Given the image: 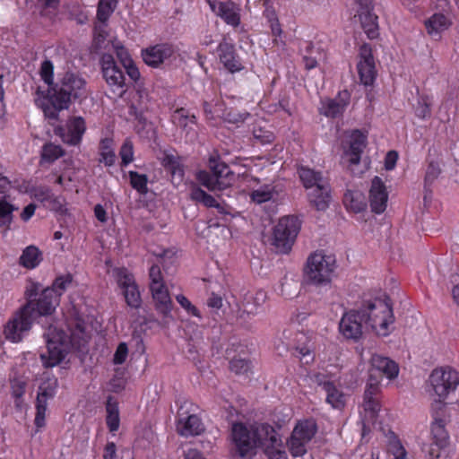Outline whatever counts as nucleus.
<instances>
[{"instance_id":"nucleus-1","label":"nucleus","mask_w":459,"mask_h":459,"mask_svg":"<svg viewBox=\"0 0 459 459\" xmlns=\"http://www.w3.org/2000/svg\"><path fill=\"white\" fill-rule=\"evenodd\" d=\"M231 440L235 455L240 459H251L258 447L264 450L268 459H288L280 435L267 423L251 426L240 422L233 423Z\"/></svg>"},{"instance_id":"nucleus-2","label":"nucleus","mask_w":459,"mask_h":459,"mask_svg":"<svg viewBox=\"0 0 459 459\" xmlns=\"http://www.w3.org/2000/svg\"><path fill=\"white\" fill-rule=\"evenodd\" d=\"M86 81L74 73H66L60 86L48 88L47 91L39 90L36 105L42 109L46 117L57 119L58 113L69 107L71 98H82L87 94Z\"/></svg>"},{"instance_id":"nucleus-3","label":"nucleus","mask_w":459,"mask_h":459,"mask_svg":"<svg viewBox=\"0 0 459 459\" xmlns=\"http://www.w3.org/2000/svg\"><path fill=\"white\" fill-rule=\"evenodd\" d=\"M359 310L366 329L383 337L392 333L394 316L387 301L381 299L366 300L359 306Z\"/></svg>"},{"instance_id":"nucleus-4","label":"nucleus","mask_w":459,"mask_h":459,"mask_svg":"<svg viewBox=\"0 0 459 459\" xmlns=\"http://www.w3.org/2000/svg\"><path fill=\"white\" fill-rule=\"evenodd\" d=\"M77 331L80 334L83 335V330L80 325H78ZM44 337L47 342V350L40 353V359L46 368L58 365L72 347L80 344L76 333H72L71 336H68L53 325L48 327V331L44 333ZM78 339H82V336H78Z\"/></svg>"},{"instance_id":"nucleus-5","label":"nucleus","mask_w":459,"mask_h":459,"mask_svg":"<svg viewBox=\"0 0 459 459\" xmlns=\"http://www.w3.org/2000/svg\"><path fill=\"white\" fill-rule=\"evenodd\" d=\"M336 268V258L333 254L316 250L307 256L303 273L309 284L322 287L332 282Z\"/></svg>"},{"instance_id":"nucleus-6","label":"nucleus","mask_w":459,"mask_h":459,"mask_svg":"<svg viewBox=\"0 0 459 459\" xmlns=\"http://www.w3.org/2000/svg\"><path fill=\"white\" fill-rule=\"evenodd\" d=\"M429 393L436 396L431 410L445 409V400L459 385V373L451 368H439L432 371L429 378Z\"/></svg>"},{"instance_id":"nucleus-7","label":"nucleus","mask_w":459,"mask_h":459,"mask_svg":"<svg viewBox=\"0 0 459 459\" xmlns=\"http://www.w3.org/2000/svg\"><path fill=\"white\" fill-rule=\"evenodd\" d=\"M299 175L304 187L308 191L309 201L317 210H325L331 197L328 182L321 176V173L307 167H301L299 169Z\"/></svg>"},{"instance_id":"nucleus-8","label":"nucleus","mask_w":459,"mask_h":459,"mask_svg":"<svg viewBox=\"0 0 459 459\" xmlns=\"http://www.w3.org/2000/svg\"><path fill=\"white\" fill-rule=\"evenodd\" d=\"M208 165L211 173L200 170L196 174V179L202 186L210 191H221L233 184L235 175L226 163L219 159L211 158Z\"/></svg>"},{"instance_id":"nucleus-9","label":"nucleus","mask_w":459,"mask_h":459,"mask_svg":"<svg viewBox=\"0 0 459 459\" xmlns=\"http://www.w3.org/2000/svg\"><path fill=\"white\" fill-rule=\"evenodd\" d=\"M317 432V425L313 419L299 420L286 441L289 452L293 457H301L307 452L308 445Z\"/></svg>"},{"instance_id":"nucleus-10","label":"nucleus","mask_w":459,"mask_h":459,"mask_svg":"<svg viewBox=\"0 0 459 459\" xmlns=\"http://www.w3.org/2000/svg\"><path fill=\"white\" fill-rule=\"evenodd\" d=\"M300 230V221L296 216L281 218L273 228L272 244L281 253H288L293 246Z\"/></svg>"},{"instance_id":"nucleus-11","label":"nucleus","mask_w":459,"mask_h":459,"mask_svg":"<svg viewBox=\"0 0 459 459\" xmlns=\"http://www.w3.org/2000/svg\"><path fill=\"white\" fill-rule=\"evenodd\" d=\"M367 134L358 129L344 133L342 140V159L352 172V167L360 161L361 154L367 144Z\"/></svg>"},{"instance_id":"nucleus-12","label":"nucleus","mask_w":459,"mask_h":459,"mask_svg":"<svg viewBox=\"0 0 459 459\" xmlns=\"http://www.w3.org/2000/svg\"><path fill=\"white\" fill-rule=\"evenodd\" d=\"M149 278L150 290L154 301L155 309L162 316H167L172 310V300L158 265H152L150 268Z\"/></svg>"},{"instance_id":"nucleus-13","label":"nucleus","mask_w":459,"mask_h":459,"mask_svg":"<svg viewBox=\"0 0 459 459\" xmlns=\"http://www.w3.org/2000/svg\"><path fill=\"white\" fill-rule=\"evenodd\" d=\"M102 76L109 89L118 97L126 91V77L110 54H104L100 58Z\"/></svg>"},{"instance_id":"nucleus-14","label":"nucleus","mask_w":459,"mask_h":459,"mask_svg":"<svg viewBox=\"0 0 459 459\" xmlns=\"http://www.w3.org/2000/svg\"><path fill=\"white\" fill-rule=\"evenodd\" d=\"M33 304H26L14 316L8 321L4 327V336L12 342L22 341L24 333L30 328L33 318L30 315Z\"/></svg>"},{"instance_id":"nucleus-15","label":"nucleus","mask_w":459,"mask_h":459,"mask_svg":"<svg viewBox=\"0 0 459 459\" xmlns=\"http://www.w3.org/2000/svg\"><path fill=\"white\" fill-rule=\"evenodd\" d=\"M86 131V123L83 117L74 116L67 119L64 126H57L55 133L65 143L78 145Z\"/></svg>"},{"instance_id":"nucleus-16","label":"nucleus","mask_w":459,"mask_h":459,"mask_svg":"<svg viewBox=\"0 0 459 459\" xmlns=\"http://www.w3.org/2000/svg\"><path fill=\"white\" fill-rule=\"evenodd\" d=\"M364 327L359 307L346 311L339 323V332L347 340H359Z\"/></svg>"},{"instance_id":"nucleus-17","label":"nucleus","mask_w":459,"mask_h":459,"mask_svg":"<svg viewBox=\"0 0 459 459\" xmlns=\"http://www.w3.org/2000/svg\"><path fill=\"white\" fill-rule=\"evenodd\" d=\"M116 277L126 304L131 307L138 308L142 304V299L133 274L125 268H118L116 270Z\"/></svg>"},{"instance_id":"nucleus-18","label":"nucleus","mask_w":459,"mask_h":459,"mask_svg":"<svg viewBox=\"0 0 459 459\" xmlns=\"http://www.w3.org/2000/svg\"><path fill=\"white\" fill-rule=\"evenodd\" d=\"M211 10L226 24L234 28L241 22V8L231 0H206Z\"/></svg>"},{"instance_id":"nucleus-19","label":"nucleus","mask_w":459,"mask_h":459,"mask_svg":"<svg viewBox=\"0 0 459 459\" xmlns=\"http://www.w3.org/2000/svg\"><path fill=\"white\" fill-rule=\"evenodd\" d=\"M379 392V381L373 379L371 374L369 381L366 385L363 400V409L365 412L364 421H367L368 424L374 422L380 411L381 405L378 399Z\"/></svg>"},{"instance_id":"nucleus-20","label":"nucleus","mask_w":459,"mask_h":459,"mask_svg":"<svg viewBox=\"0 0 459 459\" xmlns=\"http://www.w3.org/2000/svg\"><path fill=\"white\" fill-rule=\"evenodd\" d=\"M358 5L357 15L361 27L367 36L371 39H377L379 35L377 16L373 13L371 0H356Z\"/></svg>"},{"instance_id":"nucleus-21","label":"nucleus","mask_w":459,"mask_h":459,"mask_svg":"<svg viewBox=\"0 0 459 459\" xmlns=\"http://www.w3.org/2000/svg\"><path fill=\"white\" fill-rule=\"evenodd\" d=\"M357 70L361 83L371 85L376 79L375 60L372 55V48L369 45L364 44L359 48Z\"/></svg>"},{"instance_id":"nucleus-22","label":"nucleus","mask_w":459,"mask_h":459,"mask_svg":"<svg viewBox=\"0 0 459 459\" xmlns=\"http://www.w3.org/2000/svg\"><path fill=\"white\" fill-rule=\"evenodd\" d=\"M217 56L220 63L231 74L239 72L244 68L239 56L236 53L235 46L227 40H222L219 44Z\"/></svg>"},{"instance_id":"nucleus-23","label":"nucleus","mask_w":459,"mask_h":459,"mask_svg":"<svg viewBox=\"0 0 459 459\" xmlns=\"http://www.w3.org/2000/svg\"><path fill=\"white\" fill-rule=\"evenodd\" d=\"M388 202V192L383 180L375 177L371 181L369 189V204L372 212L382 213L385 211Z\"/></svg>"},{"instance_id":"nucleus-24","label":"nucleus","mask_w":459,"mask_h":459,"mask_svg":"<svg viewBox=\"0 0 459 459\" xmlns=\"http://www.w3.org/2000/svg\"><path fill=\"white\" fill-rule=\"evenodd\" d=\"M174 53V48L169 44H158L143 50L142 56L144 62L153 67H157Z\"/></svg>"},{"instance_id":"nucleus-25","label":"nucleus","mask_w":459,"mask_h":459,"mask_svg":"<svg viewBox=\"0 0 459 459\" xmlns=\"http://www.w3.org/2000/svg\"><path fill=\"white\" fill-rule=\"evenodd\" d=\"M349 101L350 94L348 91H342L334 99H326L322 100L320 112L328 117H339L344 112Z\"/></svg>"},{"instance_id":"nucleus-26","label":"nucleus","mask_w":459,"mask_h":459,"mask_svg":"<svg viewBox=\"0 0 459 459\" xmlns=\"http://www.w3.org/2000/svg\"><path fill=\"white\" fill-rule=\"evenodd\" d=\"M204 112L207 118L209 119L221 117L223 120L232 124L244 122L248 117L247 113H239L232 109L226 111L222 108V105L219 102L215 104L214 109L212 108V105L210 103L204 102Z\"/></svg>"},{"instance_id":"nucleus-27","label":"nucleus","mask_w":459,"mask_h":459,"mask_svg":"<svg viewBox=\"0 0 459 459\" xmlns=\"http://www.w3.org/2000/svg\"><path fill=\"white\" fill-rule=\"evenodd\" d=\"M445 409H437L432 411L433 422L431 424V435L435 446L440 449L446 446L448 442V434L445 429L446 420L443 418Z\"/></svg>"},{"instance_id":"nucleus-28","label":"nucleus","mask_w":459,"mask_h":459,"mask_svg":"<svg viewBox=\"0 0 459 459\" xmlns=\"http://www.w3.org/2000/svg\"><path fill=\"white\" fill-rule=\"evenodd\" d=\"M27 304H33L30 315L33 319L40 316H48L55 311L59 305V299L56 296L45 297L44 290L41 292L37 301L30 299Z\"/></svg>"},{"instance_id":"nucleus-29","label":"nucleus","mask_w":459,"mask_h":459,"mask_svg":"<svg viewBox=\"0 0 459 459\" xmlns=\"http://www.w3.org/2000/svg\"><path fill=\"white\" fill-rule=\"evenodd\" d=\"M372 370L378 371L388 379L393 380L398 377L399 366L387 357L374 354L371 358Z\"/></svg>"},{"instance_id":"nucleus-30","label":"nucleus","mask_w":459,"mask_h":459,"mask_svg":"<svg viewBox=\"0 0 459 459\" xmlns=\"http://www.w3.org/2000/svg\"><path fill=\"white\" fill-rule=\"evenodd\" d=\"M177 430L183 437L197 436L204 431V425L196 415L181 418L177 424Z\"/></svg>"},{"instance_id":"nucleus-31","label":"nucleus","mask_w":459,"mask_h":459,"mask_svg":"<svg viewBox=\"0 0 459 459\" xmlns=\"http://www.w3.org/2000/svg\"><path fill=\"white\" fill-rule=\"evenodd\" d=\"M56 388V377L48 372H44L40 377L37 400L48 403V400L52 399L55 396Z\"/></svg>"},{"instance_id":"nucleus-32","label":"nucleus","mask_w":459,"mask_h":459,"mask_svg":"<svg viewBox=\"0 0 459 459\" xmlns=\"http://www.w3.org/2000/svg\"><path fill=\"white\" fill-rule=\"evenodd\" d=\"M450 25L451 21L442 13H434L425 22L427 32L435 39L438 38Z\"/></svg>"},{"instance_id":"nucleus-33","label":"nucleus","mask_w":459,"mask_h":459,"mask_svg":"<svg viewBox=\"0 0 459 459\" xmlns=\"http://www.w3.org/2000/svg\"><path fill=\"white\" fill-rule=\"evenodd\" d=\"M325 391L326 393L325 401L332 408L342 410L347 402V394H345L335 383H325Z\"/></svg>"},{"instance_id":"nucleus-34","label":"nucleus","mask_w":459,"mask_h":459,"mask_svg":"<svg viewBox=\"0 0 459 459\" xmlns=\"http://www.w3.org/2000/svg\"><path fill=\"white\" fill-rule=\"evenodd\" d=\"M43 259L42 252L34 245L25 247L19 258V264L26 269H34Z\"/></svg>"},{"instance_id":"nucleus-35","label":"nucleus","mask_w":459,"mask_h":459,"mask_svg":"<svg viewBox=\"0 0 459 459\" xmlns=\"http://www.w3.org/2000/svg\"><path fill=\"white\" fill-rule=\"evenodd\" d=\"M343 204L348 211L354 213L361 212L367 207L365 196L359 191H347L343 197Z\"/></svg>"},{"instance_id":"nucleus-36","label":"nucleus","mask_w":459,"mask_h":459,"mask_svg":"<svg viewBox=\"0 0 459 459\" xmlns=\"http://www.w3.org/2000/svg\"><path fill=\"white\" fill-rule=\"evenodd\" d=\"M297 342H301L296 346L297 357L300 359L301 363L308 365L314 361L315 356L312 345L307 342V336L303 333L297 334Z\"/></svg>"},{"instance_id":"nucleus-37","label":"nucleus","mask_w":459,"mask_h":459,"mask_svg":"<svg viewBox=\"0 0 459 459\" xmlns=\"http://www.w3.org/2000/svg\"><path fill=\"white\" fill-rule=\"evenodd\" d=\"M191 199L203 204L206 207H214L220 212H226L225 207L221 204L212 195L207 194L200 187L195 186L191 191Z\"/></svg>"},{"instance_id":"nucleus-38","label":"nucleus","mask_w":459,"mask_h":459,"mask_svg":"<svg viewBox=\"0 0 459 459\" xmlns=\"http://www.w3.org/2000/svg\"><path fill=\"white\" fill-rule=\"evenodd\" d=\"M277 195L278 191L275 186L272 184L260 186L250 194L251 200L256 204H263L273 200Z\"/></svg>"},{"instance_id":"nucleus-39","label":"nucleus","mask_w":459,"mask_h":459,"mask_svg":"<svg viewBox=\"0 0 459 459\" xmlns=\"http://www.w3.org/2000/svg\"><path fill=\"white\" fill-rule=\"evenodd\" d=\"M100 162L106 166H112L116 161V154L114 152V141L112 138H104L100 143Z\"/></svg>"},{"instance_id":"nucleus-40","label":"nucleus","mask_w":459,"mask_h":459,"mask_svg":"<svg viewBox=\"0 0 459 459\" xmlns=\"http://www.w3.org/2000/svg\"><path fill=\"white\" fill-rule=\"evenodd\" d=\"M72 283V276L67 275H62L57 277L51 287H48L44 290V296L45 297H50L56 296L57 299L60 298V296L66 290V289L71 285Z\"/></svg>"},{"instance_id":"nucleus-41","label":"nucleus","mask_w":459,"mask_h":459,"mask_svg":"<svg viewBox=\"0 0 459 459\" xmlns=\"http://www.w3.org/2000/svg\"><path fill=\"white\" fill-rule=\"evenodd\" d=\"M171 120L174 125L184 129L186 127L192 129V126L196 123L195 117L184 108L176 109L171 116Z\"/></svg>"},{"instance_id":"nucleus-42","label":"nucleus","mask_w":459,"mask_h":459,"mask_svg":"<svg viewBox=\"0 0 459 459\" xmlns=\"http://www.w3.org/2000/svg\"><path fill=\"white\" fill-rule=\"evenodd\" d=\"M106 410H107V418H106L107 426L110 432H115L119 429V424H120L117 403L116 402H112L111 399H108V401L107 403Z\"/></svg>"},{"instance_id":"nucleus-43","label":"nucleus","mask_w":459,"mask_h":459,"mask_svg":"<svg viewBox=\"0 0 459 459\" xmlns=\"http://www.w3.org/2000/svg\"><path fill=\"white\" fill-rule=\"evenodd\" d=\"M8 199L9 198L0 199V225L6 226L7 228L12 223L13 212L17 210V208L8 201Z\"/></svg>"},{"instance_id":"nucleus-44","label":"nucleus","mask_w":459,"mask_h":459,"mask_svg":"<svg viewBox=\"0 0 459 459\" xmlns=\"http://www.w3.org/2000/svg\"><path fill=\"white\" fill-rule=\"evenodd\" d=\"M387 452L393 455L394 459H405L406 457L405 448L394 433L388 438Z\"/></svg>"},{"instance_id":"nucleus-45","label":"nucleus","mask_w":459,"mask_h":459,"mask_svg":"<svg viewBox=\"0 0 459 459\" xmlns=\"http://www.w3.org/2000/svg\"><path fill=\"white\" fill-rule=\"evenodd\" d=\"M303 56V63L307 70L314 69L317 65L316 56H314V45L311 42H305L304 47L300 48Z\"/></svg>"},{"instance_id":"nucleus-46","label":"nucleus","mask_w":459,"mask_h":459,"mask_svg":"<svg viewBox=\"0 0 459 459\" xmlns=\"http://www.w3.org/2000/svg\"><path fill=\"white\" fill-rule=\"evenodd\" d=\"M164 167L170 171L172 179L175 180L177 178L181 180L184 175V170L178 159L174 156L167 155L163 159Z\"/></svg>"},{"instance_id":"nucleus-47","label":"nucleus","mask_w":459,"mask_h":459,"mask_svg":"<svg viewBox=\"0 0 459 459\" xmlns=\"http://www.w3.org/2000/svg\"><path fill=\"white\" fill-rule=\"evenodd\" d=\"M64 151L59 145L54 143H47L44 145L41 153V160L47 162H53L59 157L63 156Z\"/></svg>"},{"instance_id":"nucleus-48","label":"nucleus","mask_w":459,"mask_h":459,"mask_svg":"<svg viewBox=\"0 0 459 459\" xmlns=\"http://www.w3.org/2000/svg\"><path fill=\"white\" fill-rule=\"evenodd\" d=\"M117 0H100L98 6L97 17L106 22L116 8Z\"/></svg>"},{"instance_id":"nucleus-49","label":"nucleus","mask_w":459,"mask_h":459,"mask_svg":"<svg viewBox=\"0 0 459 459\" xmlns=\"http://www.w3.org/2000/svg\"><path fill=\"white\" fill-rule=\"evenodd\" d=\"M440 165L441 162L437 160H431L429 161L425 175L426 186L431 185L438 178L441 173Z\"/></svg>"},{"instance_id":"nucleus-50","label":"nucleus","mask_w":459,"mask_h":459,"mask_svg":"<svg viewBox=\"0 0 459 459\" xmlns=\"http://www.w3.org/2000/svg\"><path fill=\"white\" fill-rule=\"evenodd\" d=\"M415 115L421 118H429L431 116V101L429 97H420L415 108Z\"/></svg>"},{"instance_id":"nucleus-51","label":"nucleus","mask_w":459,"mask_h":459,"mask_svg":"<svg viewBox=\"0 0 459 459\" xmlns=\"http://www.w3.org/2000/svg\"><path fill=\"white\" fill-rule=\"evenodd\" d=\"M119 156L122 166H127L134 160V146L130 139H126L123 143L119 151Z\"/></svg>"},{"instance_id":"nucleus-52","label":"nucleus","mask_w":459,"mask_h":459,"mask_svg":"<svg viewBox=\"0 0 459 459\" xmlns=\"http://www.w3.org/2000/svg\"><path fill=\"white\" fill-rule=\"evenodd\" d=\"M176 300L186 310V312L199 320L203 319L201 311L184 295L178 294L176 296Z\"/></svg>"},{"instance_id":"nucleus-53","label":"nucleus","mask_w":459,"mask_h":459,"mask_svg":"<svg viewBox=\"0 0 459 459\" xmlns=\"http://www.w3.org/2000/svg\"><path fill=\"white\" fill-rule=\"evenodd\" d=\"M130 183L132 186L141 194L147 192V177L134 171L129 172Z\"/></svg>"},{"instance_id":"nucleus-54","label":"nucleus","mask_w":459,"mask_h":459,"mask_svg":"<svg viewBox=\"0 0 459 459\" xmlns=\"http://www.w3.org/2000/svg\"><path fill=\"white\" fill-rule=\"evenodd\" d=\"M112 48L122 65H129V63L133 61L128 50L121 44V42L117 40L113 41Z\"/></svg>"},{"instance_id":"nucleus-55","label":"nucleus","mask_w":459,"mask_h":459,"mask_svg":"<svg viewBox=\"0 0 459 459\" xmlns=\"http://www.w3.org/2000/svg\"><path fill=\"white\" fill-rule=\"evenodd\" d=\"M47 407L48 403H45L40 400H36V415L34 421L38 429H40L45 426Z\"/></svg>"},{"instance_id":"nucleus-56","label":"nucleus","mask_w":459,"mask_h":459,"mask_svg":"<svg viewBox=\"0 0 459 459\" xmlns=\"http://www.w3.org/2000/svg\"><path fill=\"white\" fill-rule=\"evenodd\" d=\"M266 299V292L264 290H258L253 297L254 307H249L250 304H247L245 307V310L248 314H255L257 312L258 307H262L265 303Z\"/></svg>"},{"instance_id":"nucleus-57","label":"nucleus","mask_w":459,"mask_h":459,"mask_svg":"<svg viewBox=\"0 0 459 459\" xmlns=\"http://www.w3.org/2000/svg\"><path fill=\"white\" fill-rule=\"evenodd\" d=\"M54 66L51 61L45 60L41 64L40 77L50 87L53 83Z\"/></svg>"},{"instance_id":"nucleus-58","label":"nucleus","mask_w":459,"mask_h":459,"mask_svg":"<svg viewBox=\"0 0 459 459\" xmlns=\"http://www.w3.org/2000/svg\"><path fill=\"white\" fill-rule=\"evenodd\" d=\"M230 370L236 374H246L250 369L249 362L243 359H234L230 363Z\"/></svg>"},{"instance_id":"nucleus-59","label":"nucleus","mask_w":459,"mask_h":459,"mask_svg":"<svg viewBox=\"0 0 459 459\" xmlns=\"http://www.w3.org/2000/svg\"><path fill=\"white\" fill-rule=\"evenodd\" d=\"M128 355V348L126 342L118 344L114 354L113 362L115 364H122L126 361Z\"/></svg>"},{"instance_id":"nucleus-60","label":"nucleus","mask_w":459,"mask_h":459,"mask_svg":"<svg viewBox=\"0 0 459 459\" xmlns=\"http://www.w3.org/2000/svg\"><path fill=\"white\" fill-rule=\"evenodd\" d=\"M270 28H271L272 35L273 37V43L277 46L284 45V42L281 39L282 30H281V24L279 22V20L270 22Z\"/></svg>"},{"instance_id":"nucleus-61","label":"nucleus","mask_w":459,"mask_h":459,"mask_svg":"<svg viewBox=\"0 0 459 459\" xmlns=\"http://www.w3.org/2000/svg\"><path fill=\"white\" fill-rule=\"evenodd\" d=\"M30 195L35 199H37V200H39L40 202H44V201H46V200H48L49 198L50 191H49V189L48 187L39 186V187L33 188L30 191Z\"/></svg>"},{"instance_id":"nucleus-62","label":"nucleus","mask_w":459,"mask_h":459,"mask_svg":"<svg viewBox=\"0 0 459 459\" xmlns=\"http://www.w3.org/2000/svg\"><path fill=\"white\" fill-rule=\"evenodd\" d=\"M11 188V181L6 177L0 175V199L9 198L10 195H8V193Z\"/></svg>"},{"instance_id":"nucleus-63","label":"nucleus","mask_w":459,"mask_h":459,"mask_svg":"<svg viewBox=\"0 0 459 459\" xmlns=\"http://www.w3.org/2000/svg\"><path fill=\"white\" fill-rule=\"evenodd\" d=\"M398 160V154L394 151H390L386 153L385 158V168L386 170H392L394 169Z\"/></svg>"},{"instance_id":"nucleus-64","label":"nucleus","mask_w":459,"mask_h":459,"mask_svg":"<svg viewBox=\"0 0 459 459\" xmlns=\"http://www.w3.org/2000/svg\"><path fill=\"white\" fill-rule=\"evenodd\" d=\"M103 459L117 458V446L114 442H108L103 450Z\"/></svg>"}]
</instances>
